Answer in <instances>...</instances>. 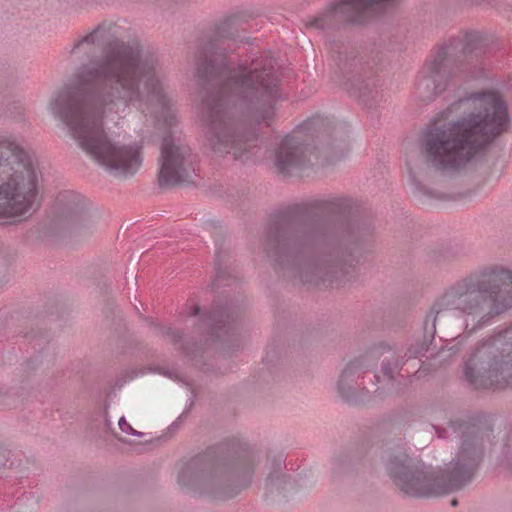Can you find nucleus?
<instances>
[{"label": "nucleus", "mask_w": 512, "mask_h": 512, "mask_svg": "<svg viewBox=\"0 0 512 512\" xmlns=\"http://www.w3.org/2000/svg\"><path fill=\"white\" fill-rule=\"evenodd\" d=\"M70 53L82 62L50 102L52 114L69 129L79 146L98 164L120 176L134 175L142 165V146L112 143L103 128L108 113L130 105L157 107L159 121L173 127L177 120L164 90L157 59L143 56L137 42L115 37L114 24H100L78 39Z\"/></svg>", "instance_id": "obj_1"}, {"label": "nucleus", "mask_w": 512, "mask_h": 512, "mask_svg": "<svg viewBox=\"0 0 512 512\" xmlns=\"http://www.w3.org/2000/svg\"><path fill=\"white\" fill-rule=\"evenodd\" d=\"M216 38L204 45L198 55L196 77L215 90L202 102L208 142L214 152L232 155L242 162L262 158V140L235 120L229 106L246 105L255 110L257 122L269 127L275 118V104L280 97L279 76L274 60L260 56L249 64H234L226 53L230 44Z\"/></svg>", "instance_id": "obj_2"}, {"label": "nucleus", "mask_w": 512, "mask_h": 512, "mask_svg": "<svg viewBox=\"0 0 512 512\" xmlns=\"http://www.w3.org/2000/svg\"><path fill=\"white\" fill-rule=\"evenodd\" d=\"M369 227L351 199L315 200L288 206L271 216L267 251L279 258H298L314 247L329 249L301 269L304 283L339 286L356 271V253L362 251Z\"/></svg>", "instance_id": "obj_3"}, {"label": "nucleus", "mask_w": 512, "mask_h": 512, "mask_svg": "<svg viewBox=\"0 0 512 512\" xmlns=\"http://www.w3.org/2000/svg\"><path fill=\"white\" fill-rule=\"evenodd\" d=\"M478 110L456 121H432L423 131L421 150L427 162L441 172H452L470 162L494 138L505 131L508 109L493 91L473 93L453 104Z\"/></svg>", "instance_id": "obj_4"}, {"label": "nucleus", "mask_w": 512, "mask_h": 512, "mask_svg": "<svg viewBox=\"0 0 512 512\" xmlns=\"http://www.w3.org/2000/svg\"><path fill=\"white\" fill-rule=\"evenodd\" d=\"M454 431H462V440L456 457L443 470L428 471L423 463L405 452L390 457L386 469L394 484L406 495L430 497L458 491L468 485L479 466L483 450L478 430L469 423H450Z\"/></svg>", "instance_id": "obj_5"}, {"label": "nucleus", "mask_w": 512, "mask_h": 512, "mask_svg": "<svg viewBox=\"0 0 512 512\" xmlns=\"http://www.w3.org/2000/svg\"><path fill=\"white\" fill-rule=\"evenodd\" d=\"M512 307V271L500 265H491L470 273L448 286L435 301L426 317L427 326L432 318L443 311H458L465 316L468 332L482 329Z\"/></svg>", "instance_id": "obj_6"}, {"label": "nucleus", "mask_w": 512, "mask_h": 512, "mask_svg": "<svg viewBox=\"0 0 512 512\" xmlns=\"http://www.w3.org/2000/svg\"><path fill=\"white\" fill-rule=\"evenodd\" d=\"M255 462L256 456L249 446L233 438L184 463L177 481L195 494L229 499L251 483Z\"/></svg>", "instance_id": "obj_7"}, {"label": "nucleus", "mask_w": 512, "mask_h": 512, "mask_svg": "<svg viewBox=\"0 0 512 512\" xmlns=\"http://www.w3.org/2000/svg\"><path fill=\"white\" fill-rule=\"evenodd\" d=\"M42 172L33 153L0 138V220L30 217L41 206Z\"/></svg>", "instance_id": "obj_8"}, {"label": "nucleus", "mask_w": 512, "mask_h": 512, "mask_svg": "<svg viewBox=\"0 0 512 512\" xmlns=\"http://www.w3.org/2000/svg\"><path fill=\"white\" fill-rule=\"evenodd\" d=\"M484 52L483 38L477 32L452 38L448 44L432 51L419 72L416 83L418 96L423 101H432L446 91L458 75L481 77Z\"/></svg>", "instance_id": "obj_9"}, {"label": "nucleus", "mask_w": 512, "mask_h": 512, "mask_svg": "<svg viewBox=\"0 0 512 512\" xmlns=\"http://www.w3.org/2000/svg\"><path fill=\"white\" fill-rule=\"evenodd\" d=\"M464 379L474 389L512 386V325L477 344L465 362Z\"/></svg>", "instance_id": "obj_10"}, {"label": "nucleus", "mask_w": 512, "mask_h": 512, "mask_svg": "<svg viewBox=\"0 0 512 512\" xmlns=\"http://www.w3.org/2000/svg\"><path fill=\"white\" fill-rule=\"evenodd\" d=\"M158 183L160 187H172L180 183H194L196 175L195 157L191 149L169 133L161 144Z\"/></svg>", "instance_id": "obj_11"}, {"label": "nucleus", "mask_w": 512, "mask_h": 512, "mask_svg": "<svg viewBox=\"0 0 512 512\" xmlns=\"http://www.w3.org/2000/svg\"><path fill=\"white\" fill-rule=\"evenodd\" d=\"M322 122L320 118L309 119L281 140L275 152V167L279 173L288 175L308 166L314 153L307 138L313 137Z\"/></svg>", "instance_id": "obj_12"}, {"label": "nucleus", "mask_w": 512, "mask_h": 512, "mask_svg": "<svg viewBox=\"0 0 512 512\" xmlns=\"http://www.w3.org/2000/svg\"><path fill=\"white\" fill-rule=\"evenodd\" d=\"M396 0H340L331 6L323 17L316 18L313 25L325 28L324 18L351 24H364L376 15L385 12Z\"/></svg>", "instance_id": "obj_13"}, {"label": "nucleus", "mask_w": 512, "mask_h": 512, "mask_svg": "<svg viewBox=\"0 0 512 512\" xmlns=\"http://www.w3.org/2000/svg\"><path fill=\"white\" fill-rule=\"evenodd\" d=\"M341 69L345 77L344 87L349 93L359 98L372 93L376 80L372 67L363 57L347 58Z\"/></svg>", "instance_id": "obj_14"}, {"label": "nucleus", "mask_w": 512, "mask_h": 512, "mask_svg": "<svg viewBox=\"0 0 512 512\" xmlns=\"http://www.w3.org/2000/svg\"><path fill=\"white\" fill-rule=\"evenodd\" d=\"M201 321L217 338L232 332L236 323L233 308L229 305L217 306L212 312L202 315Z\"/></svg>", "instance_id": "obj_15"}, {"label": "nucleus", "mask_w": 512, "mask_h": 512, "mask_svg": "<svg viewBox=\"0 0 512 512\" xmlns=\"http://www.w3.org/2000/svg\"><path fill=\"white\" fill-rule=\"evenodd\" d=\"M361 368L362 359H356L348 363L340 375L338 380V390L341 396L347 401H350L351 399V395L348 392V390H350L349 384L354 381L356 375L357 377L359 376Z\"/></svg>", "instance_id": "obj_16"}, {"label": "nucleus", "mask_w": 512, "mask_h": 512, "mask_svg": "<svg viewBox=\"0 0 512 512\" xmlns=\"http://www.w3.org/2000/svg\"><path fill=\"white\" fill-rule=\"evenodd\" d=\"M82 203L83 197L74 191H62L56 197L57 206L71 214H78Z\"/></svg>", "instance_id": "obj_17"}, {"label": "nucleus", "mask_w": 512, "mask_h": 512, "mask_svg": "<svg viewBox=\"0 0 512 512\" xmlns=\"http://www.w3.org/2000/svg\"><path fill=\"white\" fill-rule=\"evenodd\" d=\"M118 425H119V428L122 432L126 433V434H129V435H132V436H137V437H140L143 435L142 432H139L137 430H135L125 419L124 416H122L120 419H119V422H118Z\"/></svg>", "instance_id": "obj_18"}, {"label": "nucleus", "mask_w": 512, "mask_h": 512, "mask_svg": "<svg viewBox=\"0 0 512 512\" xmlns=\"http://www.w3.org/2000/svg\"><path fill=\"white\" fill-rule=\"evenodd\" d=\"M404 363L396 362L393 366L390 363L383 362L382 364V372L385 377H387L389 380L394 379V371L399 370L402 368V365Z\"/></svg>", "instance_id": "obj_19"}, {"label": "nucleus", "mask_w": 512, "mask_h": 512, "mask_svg": "<svg viewBox=\"0 0 512 512\" xmlns=\"http://www.w3.org/2000/svg\"><path fill=\"white\" fill-rule=\"evenodd\" d=\"M425 350L426 349L423 344H417L415 346L410 347L406 352L405 356L407 357V359L417 358L418 356L424 355Z\"/></svg>", "instance_id": "obj_20"}, {"label": "nucleus", "mask_w": 512, "mask_h": 512, "mask_svg": "<svg viewBox=\"0 0 512 512\" xmlns=\"http://www.w3.org/2000/svg\"><path fill=\"white\" fill-rule=\"evenodd\" d=\"M165 333L174 344H178L182 341L183 335L176 329L168 328Z\"/></svg>", "instance_id": "obj_21"}, {"label": "nucleus", "mask_w": 512, "mask_h": 512, "mask_svg": "<svg viewBox=\"0 0 512 512\" xmlns=\"http://www.w3.org/2000/svg\"><path fill=\"white\" fill-rule=\"evenodd\" d=\"M200 314V308L197 305H194L190 308L189 315L191 316H198Z\"/></svg>", "instance_id": "obj_22"}, {"label": "nucleus", "mask_w": 512, "mask_h": 512, "mask_svg": "<svg viewBox=\"0 0 512 512\" xmlns=\"http://www.w3.org/2000/svg\"><path fill=\"white\" fill-rule=\"evenodd\" d=\"M273 466H274V470H276V469H281V466H282V459H281V458H279V459L274 460V462H273Z\"/></svg>", "instance_id": "obj_23"}, {"label": "nucleus", "mask_w": 512, "mask_h": 512, "mask_svg": "<svg viewBox=\"0 0 512 512\" xmlns=\"http://www.w3.org/2000/svg\"><path fill=\"white\" fill-rule=\"evenodd\" d=\"M267 480H268L269 483H272L273 480H274V475L271 473Z\"/></svg>", "instance_id": "obj_24"}, {"label": "nucleus", "mask_w": 512, "mask_h": 512, "mask_svg": "<svg viewBox=\"0 0 512 512\" xmlns=\"http://www.w3.org/2000/svg\"><path fill=\"white\" fill-rule=\"evenodd\" d=\"M451 504H452V506H456L458 504V502L456 499H454V500H452Z\"/></svg>", "instance_id": "obj_25"}]
</instances>
